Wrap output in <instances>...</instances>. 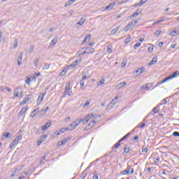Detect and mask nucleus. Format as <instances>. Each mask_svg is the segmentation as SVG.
Returning a JSON list of instances; mask_svg holds the SVG:
<instances>
[{
  "instance_id": "obj_1",
  "label": "nucleus",
  "mask_w": 179,
  "mask_h": 179,
  "mask_svg": "<svg viewBox=\"0 0 179 179\" xmlns=\"http://www.w3.org/2000/svg\"><path fill=\"white\" fill-rule=\"evenodd\" d=\"M116 100H118V96H115L113 99H112V101L109 103V104L106 107L107 110H111V108H113V106H115L117 102H114V101H115Z\"/></svg>"
},
{
  "instance_id": "obj_2",
  "label": "nucleus",
  "mask_w": 179,
  "mask_h": 179,
  "mask_svg": "<svg viewBox=\"0 0 179 179\" xmlns=\"http://www.w3.org/2000/svg\"><path fill=\"white\" fill-rule=\"evenodd\" d=\"M19 94H23V90H22V87H17L14 92V97H19Z\"/></svg>"
},
{
  "instance_id": "obj_3",
  "label": "nucleus",
  "mask_w": 179,
  "mask_h": 179,
  "mask_svg": "<svg viewBox=\"0 0 179 179\" xmlns=\"http://www.w3.org/2000/svg\"><path fill=\"white\" fill-rule=\"evenodd\" d=\"M90 120V115H86L84 118L78 120V122L80 124H86V122H89Z\"/></svg>"
},
{
  "instance_id": "obj_4",
  "label": "nucleus",
  "mask_w": 179,
  "mask_h": 179,
  "mask_svg": "<svg viewBox=\"0 0 179 179\" xmlns=\"http://www.w3.org/2000/svg\"><path fill=\"white\" fill-rule=\"evenodd\" d=\"M78 125H80V123L79 122V120H76V121L73 122L69 127H71V130H73L75 129V128H76V127H78Z\"/></svg>"
},
{
  "instance_id": "obj_5",
  "label": "nucleus",
  "mask_w": 179,
  "mask_h": 179,
  "mask_svg": "<svg viewBox=\"0 0 179 179\" xmlns=\"http://www.w3.org/2000/svg\"><path fill=\"white\" fill-rule=\"evenodd\" d=\"M79 62H82V59H80V60H76V61L73 62L72 64L69 66L71 68H76V66H78V64H79Z\"/></svg>"
},
{
  "instance_id": "obj_6",
  "label": "nucleus",
  "mask_w": 179,
  "mask_h": 179,
  "mask_svg": "<svg viewBox=\"0 0 179 179\" xmlns=\"http://www.w3.org/2000/svg\"><path fill=\"white\" fill-rule=\"evenodd\" d=\"M30 95L25 96L23 99L22 101L20 102V106H24V104L27 103V101H29V100H30Z\"/></svg>"
},
{
  "instance_id": "obj_7",
  "label": "nucleus",
  "mask_w": 179,
  "mask_h": 179,
  "mask_svg": "<svg viewBox=\"0 0 179 179\" xmlns=\"http://www.w3.org/2000/svg\"><path fill=\"white\" fill-rule=\"evenodd\" d=\"M51 127V122H48L45 125L42 126V131H47Z\"/></svg>"
},
{
  "instance_id": "obj_8",
  "label": "nucleus",
  "mask_w": 179,
  "mask_h": 179,
  "mask_svg": "<svg viewBox=\"0 0 179 179\" xmlns=\"http://www.w3.org/2000/svg\"><path fill=\"white\" fill-rule=\"evenodd\" d=\"M29 110V108L25 107V108H22L21 109V110L19 112L18 115L19 117H22V115H23L24 113H26V112Z\"/></svg>"
},
{
  "instance_id": "obj_9",
  "label": "nucleus",
  "mask_w": 179,
  "mask_h": 179,
  "mask_svg": "<svg viewBox=\"0 0 179 179\" xmlns=\"http://www.w3.org/2000/svg\"><path fill=\"white\" fill-rule=\"evenodd\" d=\"M22 59H23V53L21 52L17 59V65H22Z\"/></svg>"
},
{
  "instance_id": "obj_10",
  "label": "nucleus",
  "mask_w": 179,
  "mask_h": 179,
  "mask_svg": "<svg viewBox=\"0 0 179 179\" xmlns=\"http://www.w3.org/2000/svg\"><path fill=\"white\" fill-rule=\"evenodd\" d=\"M57 43H58V36H55L50 43V45H49V47H53V45H55V44H57Z\"/></svg>"
},
{
  "instance_id": "obj_11",
  "label": "nucleus",
  "mask_w": 179,
  "mask_h": 179,
  "mask_svg": "<svg viewBox=\"0 0 179 179\" xmlns=\"http://www.w3.org/2000/svg\"><path fill=\"white\" fill-rule=\"evenodd\" d=\"M71 94H72V91H71L70 90L65 89L64 93L62 95V97L65 98V97H66V96H71Z\"/></svg>"
},
{
  "instance_id": "obj_12",
  "label": "nucleus",
  "mask_w": 179,
  "mask_h": 179,
  "mask_svg": "<svg viewBox=\"0 0 179 179\" xmlns=\"http://www.w3.org/2000/svg\"><path fill=\"white\" fill-rule=\"evenodd\" d=\"M131 166H127V168L123 171V176H131Z\"/></svg>"
},
{
  "instance_id": "obj_13",
  "label": "nucleus",
  "mask_w": 179,
  "mask_h": 179,
  "mask_svg": "<svg viewBox=\"0 0 179 179\" xmlns=\"http://www.w3.org/2000/svg\"><path fill=\"white\" fill-rule=\"evenodd\" d=\"M92 37V34H88L87 35L85 38H84V40L83 41V43L84 44H86V43H89V41H90V38Z\"/></svg>"
},
{
  "instance_id": "obj_14",
  "label": "nucleus",
  "mask_w": 179,
  "mask_h": 179,
  "mask_svg": "<svg viewBox=\"0 0 179 179\" xmlns=\"http://www.w3.org/2000/svg\"><path fill=\"white\" fill-rule=\"evenodd\" d=\"M118 30H120V26H117V27H115L113 29H112L110 31V34H109V36H114V34H115V33H117V31H118Z\"/></svg>"
},
{
  "instance_id": "obj_15",
  "label": "nucleus",
  "mask_w": 179,
  "mask_h": 179,
  "mask_svg": "<svg viewBox=\"0 0 179 179\" xmlns=\"http://www.w3.org/2000/svg\"><path fill=\"white\" fill-rule=\"evenodd\" d=\"M85 22H86V18L81 17L80 20L76 23V24H78V26H83Z\"/></svg>"
},
{
  "instance_id": "obj_16",
  "label": "nucleus",
  "mask_w": 179,
  "mask_h": 179,
  "mask_svg": "<svg viewBox=\"0 0 179 179\" xmlns=\"http://www.w3.org/2000/svg\"><path fill=\"white\" fill-rule=\"evenodd\" d=\"M45 94H47V92H44L43 94H41L38 97V101H39V103H41V101H43V100H44V96H45Z\"/></svg>"
},
{
  "instance_id": "obj_17",
  "label": "nucleus",
  "mask_w": 179,
  "mask_h": 179,
  "mask_svg": "<svg viewBox=\"0 0 179 179\" xmlns=\"http://www.w3.org/2000/svg\"><path fill=\"white\" fill-rule=\"evenodd\" d=\"M178 76H179V71H176L173 72L171 75H170L169 78L171 79H173L174 78H178Z\"/></svg>"
},
{
  "instance_id": "obj_18",
  "label": "nucleus",
  "mask_w": 179,
  "mask_h": 179,
  "mask_svg": "<svg viewBox=\"0 0 179 179\" xmlns=\"http://www.w3.org/2000/svg\"><path fill=\"white\" fill-rule=\"evenodd\" d=\"M20 141H22V136H17L15 139L13 141L17 145L20 143Z\"/></svg>"
},
{
  "instance_id": "obj_19",
  "label": "nucleus",
  "mask_w": 179,
  "mask_h": 179,
  "mask_svg": "<svg viewBox=\"0 0 179 179\" xmlns=\"http://www.w3.org/2000/svg\"><path fill=\"white\" fill-rule=\"evenodd\" d=\"M83 50H85L87 54H93V48H83Z\"/></svg>"
},
{
  "instance_id": "obj_20",
  "label": "nucleus",
  "mask_w": 179,
  "mask_h": 179,
  "mask_svg": "<svg viewBox=\"0 0 179 179\" xmlns=\"http://www.w3.org/2000/svg\"><path fill=\"white\" fill-rule=\"evenodd\" d=\"M69 139H71V138L68 137L66 139L62 140L61 141L58 142V145H65V143H66V142H68V141H69Z\"/></svg>"
},
{
  "instance_id": "obj_21",
  "label": "nucleus",
  "mask_w": 179,
  "mask_h": 179,
  "mask_svg": "<svg viewBox=\"0 0 179 179\" xmlns=\"http://www.w3.org/2000/svg\"><path fill=\"white\" fill-rule=\"evenodd\" d=\"M64 132H65V129H64V128H62V129H59V131H56L55 132V134L56 135H57V136H59V135H61L62 134H64Z\"/></svg>"
},
{
  "instance_id": "obj_22",
  "label": "nucleus",
  "mask_w": 179,
  "mask_h": 179,
  "mask_svg": "<svg viewBox=\"0 0 179 179\" xmlns=\"http://www.w3.org/2000/svg\"><path fill=\"white\" fill-rule=\"evenodd\" d=\"M155 64H157V57H153L152 61L149 63V65H155Z\"/></svg>"
},
{
  "instance_id": "obj_23",
  "label": "nucleus",
  "mask_w": 179,
  "mask_h": 179,
  "mask_svg": "<svg viewBox=\"0 0 179 179\" xmlns=\"http://www.w3.org/2000/svg\"><path fill=\"white\" fill-rule=\"evenodd\" d=\"M144 71H145V67H141L138 70H136V73H138V75H141Z\"/></svg>"
},
{
  "instance_id": "obj_24",
  "label": "nucleus",
  "mask_w": 179,
  "mask_h": 179,
  "mask_svg": "<svg viewBox=\"0 0 179 179\" xmlns=\"http://www.w3.org/2000/svg\"><path fill=\"white\" fill-rule=\"evenodd\" d=\"M3 136L6 138L7 139H10V138H12V134L9 132H5L3 134Z\"/></svg>"
},
{
  "instance_id": "obj_25",
  "label": "nucleus",
  "mask_w": 179,
  "mask_h": 179,
  "mask_svg": "<svg viewBox=\"0 0 179 179\" xmlns=\"http://www.w3.org/2000/svg\"><path fill=\"white\" fill-rule=\"evenodd\" d=\"M50 110V107H46V108H43L41 111V113L42 114V115H44L45 114H46L47 111Z\"/></svg>"
},
{
  "instance_id": "obj_26",
  "label": "nucleus",
  "mask_w": 179,
  "mask_h": 179,
  "mask_svg": "<svg viewBox=\"0 0 179 179\" xmlns=\"http://www.w3.org/2000/svg\"><path fill=\"white\" fill-rule=\"evenodd\" d=\"M127 83L126 82H123V83H120L117 85V87L118 89H122V87H124V86H126Z\"/></svg>"
},
{
  "instance_id": "obj_27",
  "label": "nucleus",
  "mask_w": 179,
  "mask_h": 179,
  "mask_svg": "<svg viewBox=\"0 0 179 179\" xmlns=\"http://www.w3.org/2000/svg\"><path fill=\"white\" fill-rule=\"evenodd\" d=\"M169 34L172 37H177V36H178V31H172L171 32H170Z\"/></svg>"
},
{
  "instance_id": "obj_28",
  "label": "nucleus",
  "mask_w": 179,
  "mask_h": 179,
  "mask_svg": "<svg viewBox=\"0 0 179 179\" xmlns=\"http://www.w3.org/2000/svg\"><path fill=\"white\" fill-rule=\"evenodd\" d=\"M48 136V135H47V134L42 136L41 137L40 143H43V142H44L45 141V139H47Z\"/></svg>"
},
{
  "instance_id": "obj_29",
  "label": "nucleus",
  "mask_w": 179,
  "mask_h": 179,
  "mask_svg": "<svg viewBox=\"0 0 179 179\" xmlns=\"http://www.w3.org/2000/svg\"><path fill=\"white\" fill-rule=\"evenodd\" d=\"M113 8H114V4L110 3L106 6L105 9L106 10H110V9H113Z\"/></svg>"
},
{
  "instance_id": "obj_30",
  "label": "nucleus",
  "mask_w": 179,
  "mask_h": 179,
  "mask_svg": "<svg viewBox=\"0 0 179 179\" xmlns=\"http://www.w3.org/2000/svg\"><path fill=\"white\" fill-rule=\"evenodd\" d=\"M149 85H150V84H148V85H143V86H141V89H142V90H150V87H149Z\"/></svg>"
},
{
  "instance_id": "obj_31",
  "label": "nucleus",
  "mask_w": 179,
  "mask_h": 179,
  "mask_svg": "<svg viewBox=\"0 0 179 179\" xmlns=\"http://www.w3.org/2000/svg\"><path fill=\"white\" fill-rule=\"evenodd\" d=\"M38 62H40V59L37 58L35 60H34V64L36 68L38 66Z\"/></svg>"
},
{
  "instance_id": "obj_32",
  "label": "nucleus",
  "mask_w": 179,
  "mask_h": 179,
  "mask_svg": "<svg viewBox=\"0 0 179 179\" xmlns=\"http://www.w3.org/2000/svg\"><path fill=\"white\" fill-rule=\"evenodd\" d=\"M106 51L109 54H111V52H113V46L112 45H108Z\"/></svg>"
},
{
  "instance_id": "obj_33",
  "label": "nucleus",
  "mask_w": 179,
  "mask_h": 179,
  "mask_svg": "<svg viewBox=\"0 0 179 179\" xmlns=\"http://www.w3.org/2000/svg\"><path fill=\"white\" fill-rule=\"evenodd\" d=\"M170 76L166 77V78H164L162 82L159 83V85H162V83H166V82H167V80H170Z\"/></svg>"
},
{
  "instance_id": "obj_34",
  "label": "nucleus",
  "mask_w": 179,
  "mask_h": 179,
  "mask_svg": "<svg viewBox=\"0 0 179 179\" xmlns=\"http://www.w3.org/2000/svg\"><path fill=\"white\" fill-rule=\"evenodd\" d=\"M73 0H69V1H68V3H65V5H64V6L66 8V7H68V6H70V5H72V3H73Z\"/></svg>"
},
{
  "instance_id": "obj_35",
  "label": "nucleus",
  "mask_w": 179,
  "mask_h": 179,
  "mask_svg": "<svg viewBox=\"0 0 179 179\" xmlns=\"http://www.w3.org/2000/svg\"><path fill=\"white\" fill-rule=\"evenodd\" d=\"M141 13H142V10H141L139 13H134L133 15H131V17H137V16H139Z\"/></svg>"
},
{
  "instance_id": "obj_36",
  "label": "nucleus",
  "mask_w": 179,
  "mask_h": 179,
  "mask_svg": "<svg viewBox=\"0 0 179 179\" xmlns=\"http://www.w3.org/2000/svg\"><path fill=\"white\" fill-rule=\"evenodd\" d=\"M149 0H141L138 3L139 6H142V5H145L146 2H148Z\"/></svg>"
},
{
  "instance_id": "obj_37",
  "label": "nucleus",
  "mask_w": 179,
  "mask_h": 179,
  "mask_svg": "<svg viewBox=\"0 0 179 179\" xmlns=\"http://www.w3.org/2000/svg\"><path fill=\"white\" fill-rule=\"evenodd\" d=\"M129 134L128 133L127 134H126L124 136H123L119 141V143H121V142H122V141H125V139H127V138H128V136H129Z\"/></svg>"
},
{
  "instance_id": "obj_38",
  "label": "nucleus",
  "mask_w": 179,
  "mask_h": 179,
  "mask_svg": "<svg viewBox=\"0 0 179 179\" xmlns=\"http://www.w3.org/2000/svg\"><path fill=\"white\" fill-rule=\"evenodd\" d=\"M169 97H166L165 99H164L162 101V103H161V106H164V104H167V100H168Z\"/></svg>"
},
{
  "instance_id": "obj_39",
  "label": "nucleus",
  "mask_w": 179,
  "mask_h": 179,
  "mask_svg": "<svg viewBox=\"0 0 179 179\" xmlns=\"http://www.w3.org/2000/svg\"><path fill=\"white\" fill-rule=\"evenodd\" d=\"M162 33V31L160 30H157L154 36L155 37H159L160 36V34Z\"/></svg>"
},
{
  "instance_id": "obj_40",
  "label": "nucleus",
  "mask_w": 179,
  "mask_h": 179,
  "mask_svg": "<svg viewBox=\"0 0 179 179\" xmlns=\"http://www.w3.org/2000/svg\"><path fill=\"white\" fill-rule=\"evenodd\" d=\"M17 144L16 143H15V141H13L10 145L9 148L10 149H13V148H15V146H16Z\"/></svg>"
},
{
  "instance_id": "obj_41",
  "label": "nucleus",
  "mask_w": 179,
  "mask_h": 179,
  "mask_svg": "<svg viewBox=\"0 0 179 179\" xmlns=\"http://www.w3.org/2000/svg\"><path fill=\"white\" fill-rule=\"evenodd\" d=\"M120 146H121V143H119V141H118L113 145V149H118V148H120Z\"/></svg>"
},
{
  "instance_id": "obj_42",
  "label": "nucleus",
  "mask_w": 179,
  "mask_h": 179,
  "mask_svg": "<svg viewBox=\"0 0 179 179\" xmlns=\"http://www.w3.org/2000/svg\"><path fill=\"white\" fill-rule=\"evenodd\" d=\"M43 71H45L47 69H50V64L47 63H44V67L43 68Z\"/></svg>"
},
{
  "instance_id": "obj_43",
  "label": "nucleus",
  "mask_w": 179,
  "mask_h": 179,
  "mask_svg": "<svg viewBox=\"0 0 179 179\" xmlns=\"http://www.w3.org/2000/svg\"><path fill=\"white\" fill-rule=\"evenodd\" d=\"M128 25L129 26L130 29H134V27H135V24H134V21L130 22Z\"/></svg>"
},
{
  "instance_id": "obj_44",
  "label": "nucleus",
  "mask_w": 179,
  "mask_h": 179,
  "mask_svg": "<svg viewBox=\"0 0 179 179\" xmlns=\"http://www.w3.org/2000/svg\"><path fill=\"white\" fill-rule=\"evenodd\" d=\"M65 89L67 90H71V83L69 82L66 83Z\"/></svg>"
},
{
  "instance_id": "obj_45",
  "label": "nucleus",
  "mask_w": 179,
  "mask_h": 179,
  "mask_svg": "<svg viewBox=\"0 0 179 179\" xmlns=\"http://www.w3.org/2000/svg\"><path fill=\"white\" fill-rule=\"evenodd\" d=\"M80 86L81 88H83L85 86V80L82 79L80 81Z\"/></svg>"
},
{
  "instance_id": "obj_46",
  "label": "nucleus",
  "mask_w": 179,
  "mask_h": 179,
  "mask_svg": "<svg viewBox=\"0 0 179 179\" xmlns=\"http://www.w3.org/2000/svg\"><path fill=\"white\" fill-rule=\"evenodd\" d=\"M152 160L154 163H159L160 162V158L152 157Z\"/></svg>"
},
{
  "instance_id": "obj_47",
  "label": "nucleus",
  "mask_w": 179,
  "mask_h": 179,
  "mask_svg": "<svg viewBox=\"0 0 179 179\" xmlns=\"http://www.w3.org/2000/svg\"><path fill=\"white\" fill-rule=\"evenodd\" d=\"M83 52H82L80 50L78 52V55H85V54H87L86 50H83Z\"/></svg>"
},
{
  "instance_id": "obj_48",
  "label": "nucleus",
  "mask_w": 179,
  "mask_h": 179,
  "mask_svg": "<svg viewBox=\"0 0 179 179\" xmlns=\"http://www.w3.org/2000/svg\"><path fill=\"white\" fill-rule=\"evenodd\" d=\"M17 47V39H15L13 43V49L16 48Z\"/></svg>"
},
{
  "instance_id": "obj_49",
  "label": "nucleus",
  "mask_w": 179,
  "mask_h": 179,
  "mask_svg": "<svg viewBox=\"0 0 179 179\" xmlns=\"http://www.w3.org/2000/svg\"><path fill=\"white\" fill-rule=\"evenodd\" d=\"M131 29V27H129V24H127L126 27L124 28V31H128Z\"/></svg>"
},
{
  "instance_id": "obj_50",
  "label": "nucleus",
  "mask_w": 179,
  "mask_h": 179,
  "mask_svg": "<svg viewBox=\"0 0 179 179\" xmlns=\"http://www.w3.org/2000/svg\"><path fill=\"white\" fill-rule=\"evenodd\" d=\"M124 43H125L126 44H128V43H131V38H129V37L127 38L124 40Z\"/></svg>"
},
{
  "instance_id": "obj_51",
  "label": "nucleus",
  "mask_w": 179,
  "mask_h": 179,
  "mask_svg": "<svg viewBox=\"0 0 179 179\" xmlns=\"http://www.w3.org/2000/svg\"><path fill=\"white\" fill-rule=\"evenodd\" d=\"M148 52H153V45H150V46L148 47Z\"/></svg>"
},
{
  "instance_id": "obj_52",
  "label": "nucleus",
  "mask_w": 179,
  "mask_h": 179,
  "mask_svg": "<svg viewBox=\"0 0 179 179\" xmlns=\"http://www.w3.org/2000/svg\"><path fill=\"white\" fill-rule=\"evenodd\" d=\"M124 153H126V154L129 153V148L128 147L124 148Z\"/></svg>"
},
{
  "instance_id": "obj_53",
  "label": "nucleus",
  "mask_w": 179,
  "mask_h": 179,
  "mask_svg": "<svg viewBox=\"0 0 179 179\" xmlns=\"http://www.w3.org/2000/svg\"><path fill=\"white\" fill-rule=\"evenodd\" d=\"M145 125H146V124L142 123V124H138L137 127H138V128H145Z\"/></svg>"
},
{
  "instance_id": "obj_54",
  "label": "nucleus",
  "mask_w": 179,
  "mask_h": 179,
  "mask_svg": "<svg viewBox=\"0 0 179 179\" xmlns=\"http://www.w3.org/2000/svg\"><path fill=\"white\" fill-rule=\"evenodd\" d=\"M172 135H173V136L178 137L179 136V132L178 131H174Z\"/></svg>"
},
{
  "instance_id": "obj_55",
  "label": "nucleus",
  "mask_w": 179,
  "mask_h": 179,
  "mask_svg": "<svg viewBox=\"0 0 179 179\" xmlns=\"http://www.w3.org/2000/svg\"><path fill=\"white\" fill-rule=\"evenodd\" d=\"M105 83V80L103 78H102L100 81H99V84H98V86H100V85H104Z\"/></svg>"
},
{
  "instance_id": "obj_56",
  "label": "nucleus",
  "mask_w": 179,
  "mask_h": 179,
  "mask_svg": "<svg viewBox=\"0 0 179 179\" xmlns=\"http://www.w3.org/2000/svg\"><path fill=\"white\" fill-rule=\"evenodd\" d=\"M166 20H167V18L163 17L161 20H158V23H162V22H164Z\"/></svg>"
},
{
  "instance_id": "obj_57",
  "label": "nucleus",
  "mask_w": 179,
  "mask_h": 179,
  "mask_svg": "<svg viewBox=\"0 0 179 179\" xmlns=\"http://www.w3.org/2000/svg\"><path fill=\"white\" fill-rule=\"evenodd\" d=\"M44 160H45V156L42 157L41 160L40 162L41 164H44Z\"/></svg>"
},
{
  "instance_id": "obj_58",
  "label": "nucleus",
  "mask_w": 179,
  "mask_h": 179,
  "mask_svg": "<svg viewBox=\"0 0 179 179\" xmlns=\"http://www.w3.org/2000/svg\"><path fill=\"white\" fill-rule=\"evenodd\" d=\"M89 104H90V102L87 101L85 104L83 105V108H85V107H87V106H89Z\"/></svg>"
},
{
  "instance_id": "obj_59",
  "label": "nucleus",
  "mask_w": 179,
  "mask_h": 179,
  "mask_svg": "<svg viewBox=\"0 0 179 179\" xmlns=\"http://www.w3.org/2000/svg\"><path fill=\"white\" fill-rule=\"evenodd\" d=\"M138 47H141V43H136L134 45V48H138Z\"/></svg>"
},
{
  "instance_id": "obj_60",
  "label": "nucleus",
  "mask_w": 179,
  "mask_h": 179,
  "mask_svg": "<svg viewBox=\"0 0 179 179\" xmlns=\"http://www.w3.org/2000/svg\"><path fill=\"white\" fill-rule=\"evenodd\" d=\"M33 51H34V46L31 45L29 48V52H33Z\"/></svg>"
},
{
  "instance_id": "obj_61",
  "label": "nucleus",
  "mask_w": 179,
  "mask_h": 179,
  "mask_svg": "<svg viewBox=\"0 0 179 179\" xmlns=\"http://www.w3.org/2000/svg\"><path fill=\"white\" fill-rule=\"evenodd\" d=\"M127 66V62L123 60V62H122L121 66L124 68V66Z\"/></svg>"
},
{
  "instance_id": "obj_62",
  "label": "nucleus",
  "mask_w": 179,
  "mask_h": 179,
  "mask_svg": "<svg viewBox=\"0 0 179 179\" xmlns=\"http://www.w3.org/2000/svg\"><path fill=\"white\" fill-rule=\"evenodd\" d=\"M30 82H31V80L30 78H27L26 83L28 85V86H30Z\"/></svg>"
},
{
  "instance_id": "obj_63",
  "label": "nucleus",
  "mask_w": 179,
  "mask_h": 179,
  "mask_svg": "<svg viewBox=\"0 0 179 179\" xmlns=\"http://www.w3.org/2000/svg\"><path fill=\"white\" fill-rule=\"evenodd\" d=\"M92 178L93 179H99V173L94 175Z\"/></svg>"
},
{
  "instance_id": "obj_64",
  "label": "nucleus",
  "mask_w": 179,
  "mask_h": 179,
  "mask_svg": "<svg viewBox=\"0 0 179 179\" xmlns=\"http://www.w3.org/2000/svg\"><path fill=\"white\" fill-rule=\"evenodd\" d=\"M31 118H34L36 117V113H34L33 112L31 113L30 114Z\"/></svg>"
}]
</instances>
